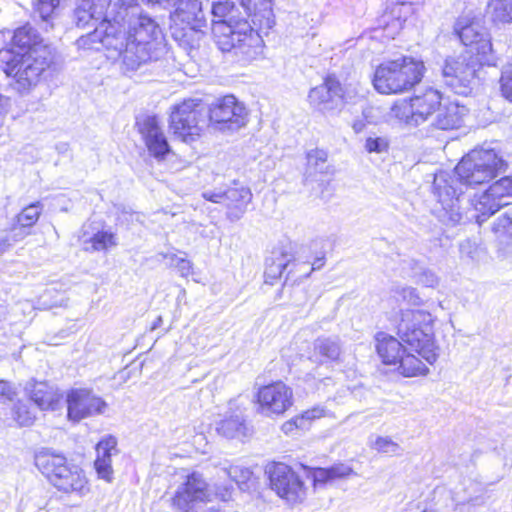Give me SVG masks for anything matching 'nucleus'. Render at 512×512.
Masks as SVG:
<instances>
[{"instance_id": "obj_48", "label": "nucleus", "mask_w": 512, "mask_h": 512, "mask_svg": "<svg viewBox=\"0 0 512 512\" xmlns=\"http://www.w3.org/2000/svg\"><path fill=\"white\" fill-rule=\"evenodd\" d=\"M365 148L369 153H382L388 149V141L384 137H368Z\"/></svg>"}, {"instance_id": "obj_10", "label": "nucleus", "mask_w": 512, "mask_h": 512, "mask_svg": "<svg viewBox=\"0 0 512 512\" xmlns=\"http://www.w3.org/2000/svg\"><path fill=\"white\" fill-rule=\"evenodd\" d=\"M206 109L201 100L188 99L173 107L170 129L183 142L190 143L200 136L206 125Z\"/></svg>"}, {"instance_id": "obj_4", "label": "nucleus", "mask_w": 512, "mask_h": 512, "mask_svg": "<svg viewBox=\"0 0 512 512\" xmlns=\"http://www.w3.org/2000/svg\"><path fill=\"white\" fill-rule=\"evenodd\" d=\"M433 318L424 310H402L397 335L407 349L416 352L429 364L436 362L438 353L433 338Z\"/></svg>"}, {"instance_id": "obj_19", "label": "nucleus", "mask_w": 512, "mask_h": 512, "mask_svg": "<svg viewBox=\"0 0 512 512\" xmlns=\"http://www.w3.org/2000/svg\"><path fill=\"white\" fill-rule=\"evenodd\" d=\"M29 399L42 411H55L61 407L63 394L46 381H29L25 386Z\"/></svg>"}, {"instance_id": "obj_30", "label": "nucleus", "mask_w": 512, "mask_h": 512, "mask_svg": "<svg viewBox=\"0 0 512 512\" xmlns=\"http://www.w3.org/2000/svg\"><path fill=\"white\" fill-rule=\"evenodd\" d=\"M12 42V49L16 52H25L34 46L44 45L39 39L36 30L30 26H23L15 30Z\"/></svg>"}, {"instance_id": "obj_31", "label": "nucleus", "mask_w": 512, "mask_h": 512, "mask_svg": "<svg viewBox=\"0 0 512 512\" xmlns=\"http://www.w3.org/2000/svg\"><path fill=\"white\" fill-rule=\"evenodd\" d=\"M353 473L350 466L338 463L326 468H314L312 477L315 483H326L334 479L346 478Z\"/></svg>"}, {"instance_id": "obj_41", "label": "nucleus", "mask_w": 512, "mask_h": 512, "mask_svg": "<svg viewBox=\"0 0 512 512\" xmlns=\"http://www.w3.org/2000/svg\"><path fill=\"white\" fill-rule=\"evenodd\" d=\"M500 91L506 100L512 102V65L505 66L502 69Z\"/></svg>"}, {"instance_id": "obj_44", "label": "nucleus", "mask_w": 512, "mask_h": 512, "mask_svg": "<svg viewBox=\"0 0 512 512\" xmlns=\"http://www.w3.org/2000/svg\"><path fill=\"white\" fill-rule=\"evenodd\" d=\"M414 281L425 287L434 288L439 284L437 274L426 266L417 274Z\"/></svg>"}, {"instance_id": "obj_45", "label": "nucleus", "mask_w": 512, "mask_h": 512, "mask_svg": "<svg viewBox=\"0 0 512 512\" xmlns=\"http://www.w3.org/2000/svg\"><path fill=\"white\" fill-rule=\"evenodd\" d=\"M168 257L170 265L175 266L182 277L194 276L193 265L189 260L176 255H170Z\"/></svg>"}, {"instance_id": "obj_20", "label": "nucleus", "mask_w": 512, "mask_h": 512, "mask_svg": "<svg viewBox=\"0 0 512 512\" xmlns=\"http://www.w3.org/2000/svg\"><path fill=\"white\" fill-rule=\"evenodd\" d=\"M252 200L250 188L238 180L226 189V218L237 221L246 213L247 207Z\"/></svg>"}, {"instance_id": "obj_11", "label": "nucleus", "mask_w": 512, "mask_h": 512, "mask_svg": "<svg viewBox=\"0 0 512 512\" xmlns=\"http://www.w3.org/2000/svg\"><path fill=\"white\" fill-rule=\"evenodd\" d=\"M441 93L433 88L426 89L421 94H414L409 101L396 102L391 112L394 117L409 126H419L429 120L440 109Z\"/></svg>"}, {"instance_id": "obj_25", "label": "nucleus", "mask_w": 512, "mask_h": 512, "mask_svg": "<svg viewBox=\"0 0 512 512\" xmlns=\"http://www.w3.org/2000/svg\"><path fill=\"white\" fill-rule=\"evenodd\" d=\"M465 112V107L459 106L455 102H449L445 105L440 103V109L437 110L432 125L441 130L458 128L461 126Z\"/></svg>"}, {"instance_id": "obj_56", "label": "nucleus", "mask_w": 512, "mask_h": 512, "mask_svg": "<svg viewBox=\"0 0 512 512\" xmlns=\"http://www.w3.org/2000/svg\"><path fill=\"white\" fill-rule=\"evenodd\" d=\"M325 264V254L321 253L320 256H316L314 261L311 264V268L309 272L305 273V277H308L311 271L319 270L321 269Z\"/></svg>"}, {"instance_id": "obj_55", "label": "nucleus", "mask_w": 512, "mask_h": 512, "mask_svg": "<svg viewBox=\"0 0 512 512\" xmlns=\"http://www.w3.org/2000/svg\"><path fill=\"white\" fill-rule=\"evenodd\" d=\"M89 6H91L93 9H95V12L97 14H104L106 12V9L109 7L112 0H82Z\"/></svg>"}, {"instance_id": "obj_59", "label": "nucleus", "mask_w": 512, "mask_h": 512, "mask_svg": "<svg viewBox=\"0 0 512 512\" xmlns=\"http://www.w3.org/2000/svg\"><path fill=\"white\" fill-rule=\"evenodd\" d=\"M222 501H223V498L221 497L220 502L216 506L215 505L210 506L207 509V512H223L222 504H221Z\"/></svg>"}, {"instance_id": "obj_27", "label": "nucleus", "mask_w": 512, "mask_h": 512, "mask_svg": "<svg viewBox=\"0 0 512 512\" xmlns=\"http://www.w3.org/2000/svg\"><path fill=\"white\" fill-rule=\"evenodd\" d=\"M313 350L321 362H337L342 353V343L338 337H318L314 341Z\"/></svg>"}, {"instance_id": "obj_1", "label": "nucleus", "mask_w": 512, "mask_h": 512, "mask_svg": "<svg viewBox=\"0 0 512 512\" xmlns=\"http://www.w3.org/2000/svg\"><path fill=\"white\" fill-rule=\"evenodd\" d=\"M102 19L93 32L79 37L77 45L84 49L100 50L105 48L117 52L119 68L125 75H131L144 65L159 57L158 37L161 30L148 15L132 12L128 19V29L121 30L117 20L111 22L104 14H97L95 9L79 0L73 13V22L79 28Z\"/></svg>"}, {"instance_id": "obj_36", "label": "nucleus", "mask_w": 512, "mask_h": 512, "mask_svg": "<svg viewBox=\"0 0 512 512\" xmlns=\"http://www.w3.org/2000/svg\"><path fill=\"white\" fill-rule=\"evenodd\" d=\"M307 169L310 173H328V153L323 149H312L307 152Z\"/></svg>"}, {"instance_id": "obj_58", "label": "nucleus", "mask_w": 512, "mask_h": 512, "mask_svg": "<svg viewBox=\"0 0 512 512\" xmlns=\"http://www.w3.org/2000/svg\"><path fill=\"white\" fill-rule=\"evenodd\" d=\"M365 125H366V122H365L364 118L362 117V119H357L354 121L352 128L355 131V133H360L365 128Z\"/></svg>"}, {"instance_id": "obj_57", "label": "nucleus", "mask_w": 512, "mask_h": 512, "mask_svg": "<svg viewBox=\"0 0 512 512\" xmlns=\"http://www.w3.org/2000/svg\"><path fill=\"white\" fill-rule=\"evenodd\" d=\"M10 99L0 94V125L3 122V116L8 112Z\"/></svg>"}, {"instance_id": "obj_63", "label": "nucleus", "mask_w": 512, "mask_h": 512, "mask_svg": "<svg viewBox=\"0 0 512 512\" xmlns=\"http://www.w3.org/2000/svg\"><path fill=\"white\" fill-rule=\"evenodd\" d=\"M204 196L213 202H219V198L222 197L221 195H218V194H213L210 197H208L207 194H204Z\"/></svg>"}, {"instance_id": "obj_24", "label": "nucleus", "mask_w": 512, "mask_h": 512, "mask_svg": "<svg viewBox=\"0 0 512 512\" xmlns=\"http://www.w3.org/2000/svg\"><path fill=\"white\" fill-rule=\"evenodd\" d=\"M375 348L379 358L385 365H397L402 352H406V347L401 340L385 332L376 333Z\"/></svg>"}, {"instance_id": "obj_33", "label": "nucleus", "mask_w": 512, "mask_h": 512, "mask_svg": "<svg viewBox=\"0 0 512 512\" xmlns=\"http://www.w3.org/2000/svg\"><path fill=\"white\" fill-rule=\"evenodd\" d=\"M488 9L494 23L512 24V0H490Z\"/></svg>"}, {"instance_id": "obj_46", "label": "nucleus", "mask_w": 512, "mask_h": 512, "mask_svg": "<svg viewBox=\"0 0 512 512\" xmlns=\"http://www.w3.org/2000/svg\"><path fill=\"white\" fill-rule=\"evenodd\" d=\"M61 0H38L36 4V12L39 13L43 20H47L59 6Z\"/></svg>"}, {"instance_id": "obj_8", "label": "nucleus", "mask_w": 512, "mask_h": 512, "mask_svg": "<svg viewBox=\"0 0 512 512\" xmlns=\"http://www.w3.org/2000/svg\"><path fill=\"white\" fill-rule=\"evenodd\" d=\"M512 198V177L504 176L492 183L479 195L468 199L469 208L463 211L462 223L475 221L482 225L488 218L498 212L502 207L509 204Z\"/></svg>"}, {"instance_id": "obj_43", "label": "nucleus", "mask_w": 512, "mask_h": 512, "mask_svg": "<svg viewBox=\"0 0 512 512\" xmlns=\"http://www.w3.org/2000/svg\"><path fill=\"white\" fill-rule=\"evenodd\" d=\"M373 448L380 453L388 455H397L401 450L400 446L389 437H378Z\"/></svg>"}, {"instance_id": "obj_62", "label": "nucleus", "mask_w": 512, "mask_h": 512, "mask_svg": "<svg viewBox=\"0 0 512 512\" xmlns=\"http://www.w3.org/2000/svg\"><path fill=\"white\" fill-rule=\"evenodd\" d=\"M162 321H163L162 317L158 316L152 325V330H155L156 328H158L162 324Z\"/></svg>"}, {"instance_id": "obj_32", "label": "nucleus", "mask_w": 512, "mask_h": 512, "mask_svg": "<svg viewBox=\"0 0 512 512\" xmlns=\"http://www.w3.org/2000/svg\"><path fill=\"white\" fill-rule=\"evenodd\" d=\"M251 434L250 428L246 425L241 411L230 418H226V438L238 439L241 442Z\"/></svg>"}, {"instance_id": "obj_53", "label": "nucleus", "mask_w": 512, "mask_h": 512, "mask_svg": "<svg viewBox=\"0 0 512 512\" xmlns=\"http://www.w3.org/2000/svg\"><path fill=\"white\" fill-rule=\"evenodd\" d=\"M17 396L15 387L8 381L0 380V397L4 401L12 402Z\"/></svg>"}, {"instance_id": "obj_9", "label": "nucleus", "mask_w": 512, "mask_h": 512, "mask_svg": "<svg viewBox=\"0 0 512 512\" xmlns=\"http://www.w3.org/2000/svg\"><path fill=\"white\" fill-rule=\"evenodd\" d=\"M454 32L468 47L466 53L477 57L480 64L497 65L499 55L493 48L488 31L479 21L460 17L454 25Z\"/></svg>"}, {"instance_id": "obj_2", "label": "nucleus", "mask_w": 512, "mask_h": 512, "mask_svg": "<svg viewBox=\"0 0 512 512\" xmlns=\"http://www.w3.org/2000/svg\"><path fill=\"white\" fill-rule=\"evenodd\" d=\"M507 169V162L492 148H476L465 155L454 169L455 175L441 172L433 182L438 199L433 210L435 217L447 227H454L464 219L461 207L464 201L460 186L476 187L489 183Z\"/></svg>"}, {"instance_id": "obj_37", "label": "nucleus", "mask_w": 512, "mask_h": 512, "mask_svg": "<svg viewBox=\"0 0 512 512\" xmlns=\"http://www.w3.org/2000/svg\"><path fill=\"white\" fill-rule=\"evenodd\" d=\"M212 13L214 16L212 21V33L219 50L224 51L223 42L221 40L224 29V3L221 1L213 3Z\"/></svg>"}, {"instance_id": "obj_54", "label": "nucleus", "mask_w": 512, "mask_h": 512, "mask_svg": "<svg viewBox=\"0 0 512 512\" xmlns=\"http://www.w3.org/2000/svg\"><path fill=\"white\" fill-rule=\"evenodd\" d=\"M460 255L462 258H467L473 260L475 258V254L477 252V248L471 240L467 239L460 243Z\"/></svg>"}, {"instance_id": "obj_17", "label": "nucleus", "mask_w": 512, "mask_h": 512, "mask_svg": "<svg viewBox=\"0 0 512 512\" xmlns=\"http://www.w3.org/2000/svg\"><path fill=\"white\" fill-rule=\"evenodd\" d=\"M106 402L88 389H72L67 394L68 418L78 422L95 414H102L106 409Z\"/></svg>"}, {"instance_id": "obj_49", "label": "nucleus", "mask_w": 512, "mask_h": 512, "mask_svg": "<svg viewBox=\"0 0 512 512\" xmlns=\"http://www.w3.org/2000/svg\"><path fill=\"white\" fill-rule=\"evenodd\" d=\"M24 234L17 233V229H13L11 232L8 231H0V253L4 252L12 242H16L19 239H22Z\"/></svg>"}, {"instance_id": "obj_16", "label": "nucleus", "mask_w": 512, "mask_h": 512, "mask_svg": "<svg viewBox=\"0 0 512 512\" xmlns=\"http://www.w3.org/2000/svg\"><path fill=\"white\" fill-rule=\"evenodd\" d=\"M256 397L260 412L266 416L281 415L293 404V391L282 381L262 386Z\"/></svg>"}, {"instance_id": "obj_13", "label": "nucleus", "mask_w": 512, "mask_h": 512, "mask_svg": "<svg viewBox=\"0 0 512 512\" xmlns=\"http://www.w3.org/2000/svg\"><path fill=\"white\" fill-rule=\"evenodd\" d=\"M484 65L472 54L466 53L458 58L449 57L441 69L443 81L456 94H465L479 67Z\"/></svg>"}, {"instance_id": "obj_7", "label": "nucleus", "mask_w": 512, "mask_h": 512, "mask_svg": "<svg viewBox=\"0 0 512 512\" xmlns=\"http://www.w3.org/2000/svg\"><path fill=\"white\" fill-rule=\"evenodd\" d=\"M226 30V62L231 66H247L260 56L263 40L247 20L230 17Z\"/></svg>"}, {"instance_id": "obj_34", "label": "nucleus", "mask_w": 512, "mask_h": 512, "mask_svg": "<svg viewBox=\"0 0 512 512\" xmlns=\"http://www.w3.org/2000/svg\"><path fill=\"white\" fill-rule=\"evenodd\" d=\"M86 243L91 245L85 248L87 251H106L117 245V239L111 231L100 230L94 233Z\"/></svg>"}, {"instance_id": "obj_29", "label": "nucleus", "mask_w": 512, "mask_h": 512, "mask_svg": "<svg viewBox=\"0 0 512 512\" xmlns=\"http://www.w3.org/2000/svg\"><path fill=\"white\" fill-rule=\"evenodd\" d=\"M398 372L404 377L426 375L429 368L411 352H402L397 365Z\"/></svg>"}, {"instance_id": "obj_6", "label": "nucleus", "mask_w": 512, "mask_h": 512, "mask_svg": "<svg viewBox=\"0 0 512 512\" xmlns=\"http://www.w3.org/2000/svg\"><path fill=\"white\" fill-rule=\"evenodd\" d=\"M35 464L48 481L59 491L84 496L89 492L88 481L81 469L67 464L63 455L42 452Z\"/></svg>"}, {"instance_id": "obj_26", "label": "nucleus", "mask_w": 512, "mask_h": 512, "mask_svg": "<svg viewBox=\"0 0 512 512\" xmlns=\"http://www.w3.org/2000/svg\"><path fill=\"white\" fill-rule=\"evenodd\" d=\"M201 12L202 7L199 0H177L171 19L175 23L180 22L188 26L199 19Z\"/></svg>"}, {"instance_id": "obj_23", "label": "nucleus", "mask_w": 512, "mask_h": 512, "mask_svg": "<svg viewBox=\"0 0 512 512\" xmlns=\"http://www.w3.org/2000/svg\"><path fill=\"white\" fill-rule=\"evenodd\" d=\"M97 458L94 462L95 469L100 478L110 482L113 475L111 457L118 453L117 439L114 436H106L96 446Z\"/></svg>"}, {"instance_id": "obj_64", "label": "nucleus", "mask_w": 512, "mask_h": 512, "mask_svg": "<svg viewBox=\"0 0 512 512\" xmlns=\"http://www.w3.org/2000/svg\"><path fill=\"white\" fill-rule=\"evenodd\" d=\"M20 304L23 307V309L27 308V309L33 310V306L31 305V303L29 301H24Z\"/></svg>"}, {"instance_id": "obj_15", "label": "nucleus", "mask_w": 512, "mask_h": 512, "mask_svg": "<svg viewBox=\"0 0 512 512\" xmlns=\"http://www.w3.org/2000/svg\"><path fill=\"white\" fill-rule=\"evenodd\" d=\"M212 494L201 474L193 472L178 486L172 504L175 508L190 512L199 502H211Z\"/></svg>"}, {"instance_id": "obj_52", "label": "nucleus", "mask_w": 512, "mask_h": 512, "mask_svg": "<svg viewBox=\"0 0 512 512\" xmlns=\"http://www.w3.org/2000/svg\"><path fill=\"white\" fill-rule=\"evenodd\" d=\"M362 117L367 124H377L382 118V111L379 107L367 105L362 110Z\"/></svg>"}, {"instance_id": "obj_38", "label": "nucleus", "mask_w": 512, "mask_h": 512, "mask_svg": "<svg viewBox=\"0 0 512 512\" xmlns=\"http://www.w3.org/2000/svg\"><path fill=\"white\" fill-rule=\"evenodd\" d=\"M42 211V205L40 202H36L25 207L17 216L18 224L21 227H31L39 219Z\"/></svg>"}, {"instance_id": "obj_61", "label": "nucleus", "mask_w": 512, "mask_h": 512, "mask_svg": "<svg viewBox=\"0 0 512 512\" xmlns=\"http://www.w3.org/2000/svg\"><path fill=\"white\" fill-rule=\"evenodd\" d=\"M225 5H226V16H227L228 13H230V11L234 9L235 4L233 1L226 0Z\"/></svg>"}, {"instance_id": "obj_50", "label": "nucleus", "mask_w": 512, "mask_h": 512, "mask_svg": "<svg viewBox=\"0 0 512 512\" xmlns=\"http://www.w3.org/2000/svg\"><path fill=\"white\" fill-rule=\"evenodd\" d=\"M399 294L401 295L402 299L409 305L420 306L423 304V300L416 288L403 287L401 288Z\"/></svg>"}, {"instance_id": "obj_42", "label": "nucleus", "mask_w": 512, "mask_h": 512, "mask_svg": "<svg viewBox=\"0 0 512 512\" xmlns=\"http://www.w3.org/2000/svg\"><path fill=\"white\" fill-rule=\"evenodd\" d=\"M493 230L500 234H512V207H509L497 218L494 223Z\"/></svg>"}, {"instance_id": "obj_60", "label": "nucleus", "mask_w": 512, "mask_h": 512, "mask_svg": "<svg viewBox=\"0 0 512 512\" xmlns=\"http://www.w3.org/2000/svg\"><path fill=\"white\" fill-rule=\"evenodd\" d=\"M62 305V302H58V301H55V302H52V303H47L45 300H43L41 302V306L44 308V309H50L52 307H55V306H61Z\"/></svg>"}, {"instance_id": "obj_21", "label": "nucleus", "mask_w": 512, "mask_h": 512, "mask_svg": "<svg viewBox=\"0 0 512 512\" xmlns=\"http://www.w3.org/2000/svg\"><path fill=\"white\" fill-rule=\"evenodd\" d=\"M249 110L233 94H226V138L245 129Z\"/></svg>"}, {"instance_id": "obj_47", "label": "nucleus", "mask_w": 512, "mask_h": 512, "mask_svg": "<svg viewBox=\"0 0 512 512\" xmlns=\"http://www.w3.org/2000/svg\"><path fill=\"white\" fill-rule=\"evenodd\" d=\"M240 4L247 12H250L252 9L256 11L258 6H260L264 16L267 15L269 17L271 14L270 0H240Z\"/></svg>"}, {"instance_id": "obj_35", "label": "nucleus", "mask_w": 512, "mask_h": 512, "mask_svg": "<svg viewBox=\"0 0 512 512\" xmlns=\"http://www.w3.org/2000/svg\"><path fill=\"white\" fill-rule=\"evenodd\" d=\"M12 419L18 427H29L34 424L36 413L27 403L18 401L12 408Z\"/></svg>"}, {"instance_id": "obj_14", "label": "nucleus", "mask_w": 512, "mask_h": 512, "mask_svg": "<svg viewBox=\"0 0 512 512\" xmlns=\"http://www.w3.org/2000/svg\"><path fill=\"white\" fill-rule=\"evenodd\" d=\"M308 102L322 113L338 112L345 103L344 88L335 75L329 74L320 85L310 89Z\"/></svg>"}, {"instance_id": "obj_28", "label": "nucleus", "mask_w": 512, "mask_h": 512, "mask_svg": "<svg viewBox=\"0 0 512 512\" xmlns=\"http://www.w3.org/2000/svg\"><path fill=\"white\" fill-rule=\"evenodd\" d=\"M324 415V409L322 407H313L312 409L306 410L300 415H297L290 420L283 423L281 430L286 434H292L295 430L307 429L311 422Z\"/></svg>"}, {"instance_id": "obj_39", "label": "nucleus", "mask_w": 512, "mask_h": 512, "mask_svg": "<svg viewBox=\"0 0 512 512\" xmlns=\"http://www.w3.org/2000/svg\"><path fill=\"white\" fill-rule=\"evenodd\" d=\"M209 125L217 130L223 129L224 123V98H219L216 104L211 105L208 114Z\"/></svg>"}, {"instance_id": "obj_12", "label": "nucleus", "mask_w": 512, "mask_h": 512, "mask_svg": "<svg viewBox=\"0 0 512 512\" xmlns=\"http://www.w3.org/2000/svg\"><path fill=\"white\" fill-rule=\"evenodd\" d=\"M266 472L271 489L287 503L296 504L305 499V484L290 466L274 463L267 468Z\"/></svg>"}, {"instance_id": "obj_51", "label": "nucleus", "mask_w": 512, "mask_h": 512, "mask_svg": "<svg viewBox=\"0 0 512 512\" xmlns=\"http://www.w3.org/2000/svg\"><path fill=\"white\" fill-rule=\"evenodd\" d=\"M424 267L422 262L414 258H407L402 261V270L413 280Z\"/></svg>"}, {"instance_id": "obj_3", "label": "nucleus", "mask_w": 512, "mask_h": 512, "mask_svg": "<svg viewBox=\"0 0 512 512\" xmlns=\"http://www.w3.org/2000/svg\"><path fill=\"white\" fill-rule=\"evenodd\" d=\"M52 61V52L47 45L34 46L25 52L0 50V68L7 76L13 77L14 88L19 93H26L35 87Z\"/></svg>"}, {"instance_id": "obj_18", "label": "nucleus", "mask_w": 512, "mask_h": 512, "mask_svg": "<svg viewBox=\"0 0 512 512\" xmlns=\"http://www.w3.org/2000/svg\"><path fill=\"white\" fill-rule=\"evenodd\" d=\"M137 125L149 154L157 161L164 160L171 149L157 118L155 116H147L138 121Z\"/></svg>"}, {"instance_id": "obj_5", "label": "nucleus", "mask_w": 512, "mask_h": 512, "mask_svg": "<svg viewBox=\"0 0 512 512\" xmlns=\"http://www.w3.org/2000/svg\"><path fill=\"white\" fill-rule=\"evenodd\" d=\"M423 72V62L403 56L381 63L375 70L373 85L381 94L401 93L418 84Z\"/></svg>"}, {"instance_id": "obj_40", "label": "nucleus", "mask_w": 512, "mask_h": 512, "mask_svg": "<svg viewBox=\"0 0 512 512\" xmlns=\"http://www.w3.org/2000/svg\"><path fill=\"white\" fill-rule=\"evenodd\" d=\"M226 474L238 485L241 490H244V486L247 485V482L251 478L252 472L247 467L235 465L230 466L229 469H226Z\"/></svg>"}, {"instance_id": "obj_22", "label": "nucleus", "mask_w": 512, "mask_h": 512, "mask_svg": "<svg viewBox=\"0 0 512 512\" xmlns=\"http://www.w3.org/2000/svg\"><path fill=\"white\" fill-rule=\"evenodd\" d=\"M294 260L293 253L285 247L274 248L265 259V283L273 284L274 281L282 276L283 272L288 269Z\"/></svg>"}]
</instances>
